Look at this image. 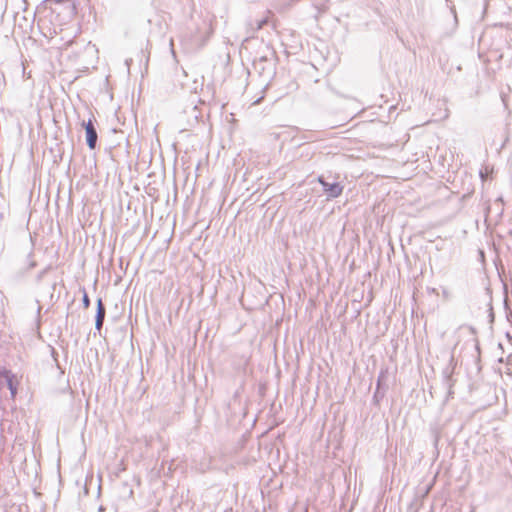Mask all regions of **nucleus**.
Returning <instances> with one entry per match:
<instances>
[{"label": "nucleus", "instance_id": "7", "mask_svg": "<svg viewBox=\"0 0 512 512\" xmlns=\"http://www.w3.org/2000/svg\"><path fill=\"white\" fill-rule=\"evenodd\" d=\"M105 315H106V308H105V305L103 304L102 302V299H98L97 300V308H96V315H95V319H99V320H105Z\"/></svg>", "mask_w": 512, "mask_h": 512}, {"label": "nucleus", "instance_id": "6", "mask_svg": "<svg viewBox=\"0 0 512 512\" xmlns=\"http://www.w3.org/2000/svg\"><path fill=\"white\" fill-rule=\"evenodd\" d=\"M249 359L245 356H241L238 360L233 361V366L238 374H245L246 367L248 365Z\"/></svg>", "mask_w": 512, "mask_h": 512}, {"label": "nucleus", "instance_id": "3", "mask_svg": "<svg viewBox=\"0 0 512 512\" xmlns=\"http://www.w3.org/2000/svg\"><path fill=\"white\" fill-rule=\"evenodd\" d=\"M82 126L85 129V140L88 148L90 150H95L97 147L98 133L93 120L89 119L87 122L83 121Z\"/></svg>", "mask_w": 512, "mask_h": 512}, {"label": "nucleus", "instance_id": "4", "mask_svg": "<svg viewBox=\"0 0 512 512\" xmlns=\"http://www.w3.org/2000/svg\"><path fill=\"white\" fill-rule=\"evenodd\" d=\"M453 361H454V357L451 356L450 364L446 368H444L443 373H442L443 374L444 385L448 389V396H447V398L453 397V393H454L453 390H452V388L454 386V383H455V381H454V379L452 377L453 371H454V367L452 366Z\"/></svg>", "mask_w": 512, "mask_h": 512}, {"label": "nucleus", "instance_id": "17", "mask_svg": "<svg viewBox=\"0 0 512 512\" xmlns=\"http://www.w3.org/2000/svg\"><path fill=\"white\" fill-rule=\"evenodd\" d=\"M125 62H126V65L129 67L130 63L132 62V59H127Z\"/></svg>", "mask_w": 512, "mask_h": 512}, {"label": "nucleus", "instance_id": "18", "mask_svg": "<svg viewBox=\"0 0 512 512\" xmlns=\"http://www.w3.org/2000/svg\"><path fill=\"white\" fill-rule=\"evenodd\" d=\"M438 439H439V437H438V435H436V436H435V444H437Z\"/></svg>", "mask_w": 512, "mask_h": 512}, {"label": "nucleus", "instance_id": "5", "mask_svg": "<svg viewBox=\"0 0 512 512\" xmlns=\"http://www.w3.org/2000/svg\"><path fill=\"white\" fill-rule=\"evenodd\" d=\"M198 29L199 32L203 31V33L205 34L204 36L199 35V39L201 40L202 44H204V42L210 37V35L213 32L211 23L206 20H202L201 25L198 27Z\"/></svg>", "mask_w": 512, "mask_h": 512}, {"label": "nucleus", "instance_id": "16", "mask_svg": "<svg viewBox=\"0 0 512 512\" xmlns=\"http://www.w3.org/2000/svg\"><path fill=\"white\" fill-rule=\"evenodd\" d=\"M208 469V465H200L199 467H197V470L200 471L201 473H204L206 472Z\"/></svg>", "mask_w": 512, "mask_h": 512}, {"label": "nucleus", "instance_id": "8", "mask_svg": "<svg viewBox=\"0 0 512 512\" xmlns=\"http://www.w3.org/2000/svg\"><path fill=\"white\" fill-rule=\"evenodd\" d=\"M387 378H388L387 370L381 369V371L378 375V378H377L376 388H385L384 383L386 382Z\"/></svg>", "mask_w": 512, "mask_h": 512}, {"label": "nucleus", "instance_id": "14", "mask_svg": "<svg viewBox=\"0 0 512 512\" xmlns=\"http://www.w3.org/2000/svg\"><path fill=\"white\" fill-rule=\"evenodd\" d=\"M316 8H317L320 12H324V11H326L327 6L325 5V3H322V4H320V5H316Z\"/></svg>", "mask_w": 512, "mask_h": 512}, {"label": "nucleus", "instance_id": "13", "mask_svg": "<svg viewBox=\"0 0 512 512\" xmlns=\"http://www.w3.org/2000/svg\"><path fill=\"white\" fill-rule=\"evenodd\" d=\"M103 320L95 319V329L100 333L103 327Z\"/></svg>", "mask_w": 512, "mask_h": 512}, {"label": "nucleus", "instance_id": "12", "mask_svg": "<svg viewBox=\"0 0 512 512\" xmlns=\"http://www.w3.org/2000/svg\"><path fill=\"white\" fill-rule=\"evenodd\" d=\"M267 22H268L267 18H263V19L257 20L256 21V24H257L256 30L261 29L265 24H267Z\"/></svg>", "mask_w": 512, "mask_h": 512}, {"label": "nucleus", "instance_id": "15", "mask_svg": "<svg viewBox=\"0 0 512 512\" xmlns=\"http://www.w3.org/2000/svg\"><path fill=\"white\" fill-rule=\"evenodd\" d=\"M51 355H52L54 361L58 364V360H57V355L58 354H57L56 350L53 347L51 348Z\"/></svg>", "mask_w": 512, "mask_h": 512}, {"label": "nucleus", "instance_id": "11", "mask_svg": "<svg viewBox=\"0 0 512 512\" xmlns=\"http://www.w3.org/2000/svg\"><path fill=\"white\" fill-rule=\"evenodd\" d=\"M83 297H82V304L85 309L89 308L90 306V298L85 290V288L82 289Z\"/></svg>", "mask_w": 512, "mask_h": 512}, {"label": "nucleus", "instance_id": "1", "mask_svg": "<svg viewBox=\"0 0 512 512\" xmlns=\"http://www.w3.org/2000/svg\"><path fill=\"white\" fill-rule=\"evenodd\" d=\"M253 69L260 76L270 79L275 74V64L273 59L261 56L253 62Z\"/></svg>", "mask_w": 512, "mask_h": 512}, {"label": "nucleus", "instance_id": "2", "mask_svg": "<svg viewBox=\"0 0 512 512\" xmlns=\"http://www.w3.org/2000/svg\"><path fill=\"white\" fill-rule=\"evenodd\" d=\"M317 182L322 186V189L327 199H334L343 193L344 186L339 182L329 183L324 176H318Z\"/></svg>", "mask_w": 512, "mask_h": 512}, {"label": "nucleus", "instance_id": "9", "mask_svg": "<svg viewBox=\"0 0 512 512\" xmlns=\"http://www.w3.org/2000/svg\"><path fill=\"white\" fill-rule=\"evenodd\" d=\"M386 392V388H376L373 395V403L378 405L380 401L384 398Z\"/></svg>", "mask_w": 512, "mask_h": 512}, {"label": "nucleus", "instance_id": "10", "mask_svg": "<svg viewBox=\"0 0 512 512\" xmlns=\"http://www.w3.org/2000/svg\"><path fill=\"white\" fill-rule=\"evenodd\" d=\"M6 380H7L8 389L10 390L12 397H14L17 393V387L14 384L11 376L7 375Z\"/></svg>", "mask_w": 512, "mask_h": 512}]
</instances>
